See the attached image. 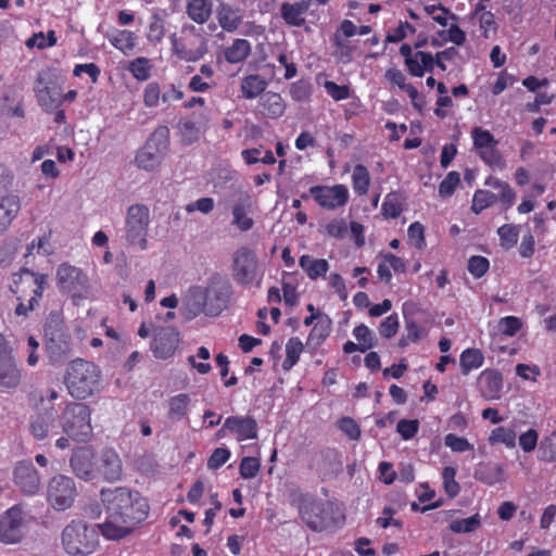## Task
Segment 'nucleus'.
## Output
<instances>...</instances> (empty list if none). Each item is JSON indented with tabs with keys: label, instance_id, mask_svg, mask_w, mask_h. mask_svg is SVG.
<instances>
[{
	"label": "nucleus",
	"instance_id": "1",
	"mask_svg": "<svg viewBox=\"0 0 556 556\" xmlns=\"http://www.w3.org/2000/svg\"><path fill=\"white\" fill-rule=\"evenodd\" d=\"M101 502L105 507L106 520L98 525L102 535L109 540H121L129 535L149 513L144 497L126 486L102 489Z\"/></svg>",
	"mask_w": 556,
	"mask_h": 556
},
{
	"label": "nucleus",
	"instance_id": "2",
	"mask_svg": "<svg viewBox=\"0 0 556 556\" xmlns=\"http://www.w3.org/2000/svg\"><path fill=\"white\" fill-rule=\"evenodd\" d=\"M64 380L68 393L84 400L100 390L101 371L93 363L76 358L68 364Z\"/></svg>",
	"mask_w": 556,
	"mask_h": 556
},
{
	"label": "nucleus",
	"instance_id": "3",
	"mask_svg": "<svg viewBox=\"0 0 556 556\" xmlns=\"http://www.w3.org/2000/svg\"><path fill=\"white\" fill-rule=\"evenodd\" d=\"M98 526H88L83 520H72L62 531L65 552L72 556L89 555L98 544Z\"/></svg>",
	"mask_w": 556,
	"mask_h": 556
},
{
	"label": "nucleus",
	"instance_id": "4",
	"mask_svg": "<svg viewBox=\"0 0 556 556\" xmlns=\"http://www.w3.org/2000/svg\"><path fill=\"white\" fill-rule=\"evenodd\" d=\"M90 415L89 406L84 403L67 404L61 416L63 431L75 441H88L92 435Z\"/></svg>",
	"mask_w": 556,
	"mask_h": 556
},
{
	"label": "nucleus",
	"instance_id": "5",
	"mask_svg": "<svg viewBox=\"0 0 556 556\" xmlns=\"http://www.w3.org/2000/svg\"><path fill=\"white\" fill-rule=\"evenodd\" d=\"M174 53L184 61L195 62L207 52V41L200 29L185 25L180 38L170 37Z\"/></svg>",
	"mask_w": 556,
	"mask_h": 556
},
{
	"label": "nucleus",
	"instance_id": "6",
	"mask_svg": "<svg viewBox=\"0 0 556 556\" xmlns=\"http://www.w3.org/2000/svg\"><path fill=\"white\" fill-rule=\"evenodd\" d=\"M232 276L242 286L261 285L258 274V258L253 250L248 247L237 249L232 254Z\"/></svg>",
	"mask_w": 556,
	"mask_h": 556
},
{
	"label": "nucleus",
	"instance_id": "7",
	"mask_svg": "<svg viewBox=\"0 0 556 556\" xmlns=\"http://www.w3.org/2000/svg\"><path fill=\"white\" fill-rule=\"evenodd\" d=\"M169 130L167 127H159L153 131L144 147L137 153L136 162L140 168L152 170L157 167L169 144Z\"/></svg>",
	"mask_w": 556,
	"mask_h": 556
},
{
	"label": "nucleus",
	"instance_id": "8",
	"mask_svg": "<svg viewBox=\"0 0 556 556\" xmlns=\"http://www.w3.org/2000/svg\"><path fill=\"white\" fill-rule=\"evenodd\" d=\"M55 280L60 291L71 294L74 299H84L88 293L89 279L87 274L67 262L58 266Z\"/></svg>",
	"mask_w": 556,
	"mask_h": 556
},
{
	"label": "nucleus",
	"instance_id": "9",
	"mask_svg": "<svg viewBox=\"0 0 556 556\" xmlns=\"http://www.w3.org/2000/svg\"><path fill=\"white\" fill-rule=\"evenodd\" d=\"M126 240L129 244L138 245L141 250L148 247L147 236L150 224V211L143 204L128 207L126 215Z\"/></svg>",
	"mask_w": 556,
	"mask_h": 556
},
{
	"label": "nucleus",
	"instance_id": "10",
	"mask_svg": "<svg viewBox=\"0 0 556 556\" xmlns=\"http://www.w3.org/2000/svg\"><path fill=\"white\" fill-rule=\"evenodd\" d=\"M300 515L313 531H323L334 525L333 508L329 502L304 498L300 506Z\"/></svg>",
	"mask_w": 556,
	"mask_h": 556
},
{
	"label": "nucleus",
	"instance_id": "11",
	"mask_svg": "<svg viewBox=\"0 0 556 556\" xmlns=\"http://www.w3.org/2000/svg\"><path fill=\"white\" fill-rule=\"evenodd\" d=\"M35 92L39 104L46 111L58 109L63 102L61 86L55 73L51 70H43L38 73Z\"/></svg>",
	"mask_w": 556,
	"mask_h": 556
},
{
	"label": "nucleus",
	"instance_id": "12",
	"mask_svg": "<svg viewBox=\"0 0 556 556\" xmlns=\"http://www.w3.org/2000/svg\"><path fill=\"white\" fill-rule=\"evenodd\" d=\"M76 495V485L72 478L58 475L49 480L47 500L55 510L63 511L70 508Z\"/></svg>",
	"mask_w": 556,
	"mask_h": 556
},
{
	"label": "nucleus",
	"instance_id": "13",
	"mask_svg": "<svg viewBox=\"0 0 556 556\" xmlns=\"http://www.w3.org/2000/svg\"><path fill=\"white\" fill-rule=\"evenodd\" d=\"M206 303V316H217L226 308L231 294L229 282L220 276H213L203 288Z\"/></svg>",
	"mask_w": 556,
	"mask_h": 556
},
{
	"label": "nucleus",
	"instance_id": "14",
	"mask_svg": "<svg viewBox=\"0 0 556 556\" xmlns=\"http://www.w3.org/2000/svg\"><path fill=\"white\" fill-rule=\"evenodd\" d=\"M25 518L23 510L11 507L0 516V542L4 544H16L24 536Z\"/></svg>",
	"mask_w": 556,
	"mask_h": 556
},
{
	"label": "nucleus",
	"instance_id": "15",
	"mask_svg": "<svg viewBox=\"0 0 556 556\" xmlns=\"http://www.w3.org/2000/svg\"><path fill=\"white\" fill-rule=\"evenodd\" d=\"M22 374L12 356L5 338L0 333V387L7 389L16 388L21 382Z\"/></svg>",
	"mask_w": 556,
	"mask_h": 556
},
{
	"label": "nucleus",
	"instance_id": "16",
	"mask_svg": "<svg viewBox=\"0 0 556 556\" xmlns=\"http://www.w3.org/2000/svg\"><path fill=\"white\" fill-rule=\"evenodd\" d=\"M309 194L324 208L334 210L345 205L349 200V190L343 185L313 186Z\"/></svg>",
	"mask_w": 556,
	"mask_h": 556
},
{
	"label": "nucleus",
	"instance_id": "17",
	"mask_svg": "<svg viewBox=\"0 0 556 556\" xmlns=\"http://www.w3.org/2000/svg\"><path fill=\"white\" fill-rule=\"evenodd\" d=\"M473 146L478 150L481 159L489 165H495L500 162V154L496 150L497 140L494 136L481 127H475L471 131Z\"/></svg>",
	"mask_w": 556,
	"mask_h": 556
},
{
	"label": "nucleus",
	"instance_id": "18",
	"mask_svg": "<svg viewBox=\"0 0 556 556\" xmlns=\"http://www.w3.org/2000/svg\"><path fill=\"white\" fill-rule=\"evenodd\" d=\"M46 350L52 362H60L72 353L70 336L61 329H46Z\"/></svg>",
	"mask_w": 556,
	"mask_h": 556
},
{
	"label": "nucleus",
	"instance_id": "19",
	"mask_svg": "<svg viewBox=\"0 0 556 556\" xmlns=\"http://www.w3.org/2000/svg\"><path fill=\"white\" fill-rule=\"evenodd\" d=\"M233 203L231 206V213L233 216L232 225L238 227L241 231L250 230L254 222L248 214L252 210L253 201L249 193L237 192L233 195Z\"/></svg>",
	"mask_w": 556,
	"mask_h": 556
},
{
	"label": "nucleus",
	"instance_id": "20",
	"mask_svg": "<svg viewBox=\"0 0 556 556\" xmlns=\"http://www.w3.org/2000/svg\"><path fill=\"white\" fill-rule=\"evenodd\" d=\"M179 337L175 328H160L152 341V351L157 358H167L172 356L178 345Z\"/></svg>",
	"mask_w": 556,
	"mask_h": 556
},
{
	"label": "nucleus",
	"instance_id": "21",
	"mask_svg": "<svg viewBox=\"0 0 556 556\" xmlns=\"http://www.w3.org/2000/svg\"><path fill=\"white\" fill-rule=\"evenodd\" d=\"M14 481L26 494H35L40 486L38 471L30 463H20L15 467Z\"/></svg>",
	"mask_w": 556,
	"mask_h": 556
},
{
	"label": "nucleus",
	"instance_id": "22",
	"mask_svg": "<svg viewBox=\"0 0 556 556\" xmlns=\"http://www.w3.org/2000/svg\"><path fill=\"white\" fill-rule=\"evenodd\" d=\"M97 468L102 477L109 482L117 481L122 477V460L118 454L112 448H105L102 451Z\"/></svg>",
	"mask_w": 556,
	"mask_h": 556
},
{
	"label": "nucleus",
	"instance_id": "23",
	"mask_svg": "<svg viewBox=\"0 0 556 556\" xmlns=\"http://www.w3.org/2000/svg\"><path fill=\"white\" fill-rule=\"evenodd\" d=\"M21 278L23 276H28L33 279L36 285V289L33 291V296L28 300V305H24L20 303L15 308V314L18 316H26L28 312L33 311L36 305H38L39 300L42 298L43 290L47 285L48 275L46 274H37L31 269L22 268L20 271Z\"/></svg>",
	"mask_w": 556,
	"mask_h": 556
},
{
	"label": "nucleus",
	"instance_id": "24",
	"mask_svg": "<svg viewBox=\"0 0 556 556\" xmlns=\"http://www.w3.org/2000/svg\"><path fill=\"white\" fill-rule=\"evenodd\" d=\"M93 452L88 446H83L73 452L70 464L74 473L86 481L93 477Z\"/></svg>",
	"mask_w": 556,
	"mask_h": 556
},
{
	"label": "nucleus",
	"instance_id": "25",
	"mask_svg": "<svg viewBox=\"0 0 556 556\" xmlns=\"http://www.w3.org/2000/svg\"><path fill=\"white\" fill-rule=\"evenodd\" d=\"M181 313L187 320H191L200 314L206 315V303L203 288L191 287L182 301Z\"/></svg>",
	"mask_w": 556,
	"mask_h": 556
},
{
	"label": "nucleus",
	"instance_id": "26",
	"mask_svg": "<svg viewBox=\"0 0 556 556\" xmlns=\"http://www.w3.org/2000/svg\"><path fill=\"white\" fill-rule=\"evenodd\" d=\"M224 428L235 432L238 435V441L257 438V424L251 416L228 417L224 422Z\"/></svg>",
	"mask_w": 556,
	"mask_h": 556
},
{
	"label": "nucleus",
	"instance_id": "27",
	"mask_svg": "<svg viewBox=\"0 0 556 556\" xmlns=\"http://www.w3.org/2000/svg\"><path fill=\"white\" fill-rule=\"evenodd\" d=\"M309 7V0H299L294 3L283 2L280 5V16L287 25L301 27L305 24V14Z\"/></svg>",
	"mask_w": 556,
	"mask_h": 556
},
{
	"label": "nucleus",
	"instance_id": "28",
	"mask_svg": "<svg viewBox=\"0 0 556 556\" xmlns=\"http://www.w3.org/2000/svg\"><path fill=\"white\" fill-rule=\"evenodd\" d=\"M481 394L486 400L498 397L503 387V378L500 371L494 369L483 370L479 376Z\"/></svg>",
	"mask_w": 556,
	"mask_h": 556
},
{
	"label": "nucleus",
	"instance_id": "29",
	"mask_svg": "<svg viewBox=\"0 0 556 556\" xmlns=\"http://www.w3.org/2000/svg\"><path fill=\"white\" fill-rule=\"evenodd\" d=\"M21 210V199L16 194L0 199V233L4 232Z\"/></svg>",
	"mask_w": 556,
	"mask_h": 556
},
{
	"label": "nucleus",
	"instance_id": "30",
	"mask_svg": "<svg viewBox=\"0 0 556 556\" xmlns=\"http://www.w3.org/2000/svg\"><path fill=\"white\" fill-rule=\"evenodd\" d=\"M475 478L489 485L505 481L503 467L492 463L478 465L475 470Z\"/></svg>",
	"mask_w": 556,
	"mask_h": 556
},
{
	"label": "nucleus",
	"instance_id": "31",
	"mask_svg": "<svg viewBox=\"0 0 556 556\" xmlns=\"http://www.w3.org/2000/svg\"><path fill=\"white\" fill-rule=\"evenodd\" d=\"M263 113L270 118L280 117L286 110V103L279 93L267 92L261 98Z\"/></svg>",
	"mask_w": 556,
	"mask_h": 556
},
{
	"label": "nucleus",
	"instance_id": "32",
	"mask_svg": "<svg viewBox=\"0 0 556 556\" xmlns=\"http://www.w3.org/2000/svg\"><path fill=\"white\" fill-rule=\"evenodd\" d=\"M299 265L312 280L325 276L329 268L326 260L313 258L309 255H302L299 260Z\"/></svg>",
	"mask_w": 556,
	"mask_h": 556
},
{
	"label": "nucleus",
	"instance_id": "33",
	"mask_svg": "<svg viewBox=\"0 0 556 556\" xmlns=\"http://www.w3.org/2000/svg\"><path fill=\"white\" fill-rule=\"evenodd\" d=\"M190 402V396L187 393H180L169 397L167 402V417L172 420H181L187 416Z\"/></svg>",
	"mask_w": 556,
	"mask_h": 556
},
{
	"label": "nucleus",
	"instance_id": "34",
	"mask_svg": "<svg viewBox=\"0 0 556 556\" xmlns=\"http://www.w3.org/2000/svg\"><path fill=\"white\" fill-rule=\"evenodd\" d=\"M187 13L192 21L203 24L212 14V2L208 0H191L187 7Z\"/></svg>",
	"mask_w": 556,
	"mask_h": 556
},
{
	"label": "nucleus",
	"instance_id": "35",
	"mask_svg": "<svg viewBox=\"0 0 556 556\" xmlns=\"http://www.w3.org/2000/svg\"><path fill=\"white\" fill-rule=\"evenodd\" d=\"M267 87V81L257 74L245 76L241 81V90L247 99H254Z\"/></svg>",
	"mask_w": 556,
	"mask_h": 556
},
{
	"label": "nucleus",
	"instance_id": "36",
	"mask_svg": "<svg viewBox=\"0 0 556 556\" xmlns=\"http://www.w3.org/2000/svg\"><path fill=\"white\" fill-rule=\"evenodd\" d=\"M484 356L479 349H467L459 357V366L463 375H468L472 369L483 365Z\"/></svg>",
	"mask_w": 556,
	"mask_h": 556
},
{
	"label": "nucleus",
	"instance_id": "37",
	"mask_svg": "<svg viewBox=\"0 0 556 556\" xmlns=\"http://www.w3.org/2000/svg\"><path fill=\"white\" fill-rule=\"evenodd\" d=\"M251 52V45L245 39H236L232 45L226 49L225 59L229 63H239L244 61Z\"/></svg>",
	"mask_w": 556,
	"mask_h": 556
},
{
	"label": "nucleus",
	"instance_id": "38",
	"mask_svg": "<svg viewBox=\"0 0 556 556\" xmlns=\"http://www.w3.org/2000/svg\"><path fill=\"white\" fill-rule=\"evenodd\" d=\"M217 20L220 27L226 31H235L241 24V17L231 7L222 4L217 12Z\"/></svg>",
	"mask_w": 556,
	"mask_h": 556
},
{
	"label": "nucleus",
	"instance_id": "39",
	"mask_svg": "<svg viewBox=\"0 0 556 556\" xmlns=\"http://www.w3.org/2000/svg\"><path fill=\"white\" fill-rule=\"evenodd\" d=\"M485 185L495 190H498V194H496L497 200H500L506 207H509L514 204L516 193L507 182L493 177H489L485 180Z\"/></svg>",
	"mask_w": 556,
	"mask_h": 556
},
{
	"label": "nucleus",
	"instance_id": "40",
	"mask_svg": "<svg viewBox=\"0 0 556 556\" xmlns=\"http://www.w3.org/2000/svg\"><path fill=\"white\" fill-rule=\"evenodd\" d=\"M110 42L125 55H129L136 46V36L129 30H118L110 38Z\"/></svg>",
	"mask_w": 556,
	"mask_h": 556
},
{
	"label": "nucleus",
	"instance_id": "41",
	"mask_svg": "<svg viewBox=\"0 0 556 556\" xmlns=\"http://www.w3.org/2000/svg\"><path fill=\"white\" fill-rule=\"evenodd\" d=\"M302 351L303 343L299 338L294 337L289 339L286 344V358L282 363L283 369H291L298 363Z\"/></svg>",
	"mask_w": 556,
	"mask_h": 556
},
{
	"label": "nucleus",
	"instance_id": "42",
	"mask_svg": "<svg viewBox=\"0 0 556 556\" xmlns=\"http://www.w3.org/2000/svg\"><path fill=\"white\" fill-rule=\"evenodd\" d=\"M352 179H353V188L356 193H358L359 195L367 193L369 182H370V177H369V172L367 170V168L364 165L358 164L354 167L353 174H352Z\"/></svg>",
	"mask_w": 556,
	"mask_h": 556
},
{
	"label": "nucleus",
	"instance_id": "43",
	"mask_svg": "<svg viewBox=\"0 0 556 556\" xmlns=\"http://www.w3.org/2000/svg\"><path fill=\"white\" fill-rule=\"evenodd\" d=\"M353 336L357 340V343L361 345V352L364 353L367 350L374 348L377 343L376 336L370 331V329L364 325L361 324L356 326L353 330Z\"/></svg>",
	"mask_w": 556,
	"mask_h": 556
},
{
	"label": "nucleus",
	"instance_id": "44",
	"mask_svg": "<svg viewBox=\"0 0 556 556\" xmlns=\"http://www.w3.org/2000/svg\"><path fill=\"white\" fill-rule=\"evenodd\" d=\"M331 320L327 317H320L308 336V343L319 345L330 333Z\"/></svg>",
	"mask_w": 556,
	"mask_h": 556
},
{
	"label": "nucleus",
	"instance_id": "45",
	"mask_svg": "<svg viewBox=\"0 0 556 556\" xmlns=\"http://www.w3.org/2000/svg\"><path fill=\"white\" fill-rule=\"evenodd\" d=\"M497 201V195L488 190H477L473 194L471 210L479 214L484 208L491 206Z\"/></svg>",
	"mask_w": 556,
	"mask_h": 556
},
{
	"label": "nucleus",
	"instance_id": "46",
	"mask_svg": "<svg viewBox=\"0 0 556 556\" xmlns=\"http://www.w3.org/2000/svg\"><path fill=\"white\" fill-rule=\"evenodd\" d=\"M489 440L491 444L502 443L507 447H514L516 445V432L509 428L498 427L491 432Z\"/></svg>",
	"mask_w": 556,
	"mask_h": 556
},
{
	"label": "nucleus",
	"instance_id": "47",
	"mask_svg": "<svg viewBox=\"0 0 556 556\" xmlns=\"http://www.w3.org/2000/svg\"><path fill=\"white\" fill-rule=\"evenodd\" d=\"M481 519L479 514H475L471 517L465 519L454 520L450 525V529L455 533H469L479 528Z\"/></svg>",
	"mask_w": 556,
	"mask_h": 556
},
{
	"label": "nucleus",
	"instance_id": "48",
	"mask_svg": "<svg viewBox=\"0 0 556 556\" xmlns=\"http://www.w3.org/2000/svg\"><path fill=\"white\" fill-rule=\"evenodd\" d=\"M51 417L46 415H37L30 420L29 429L31 434L42 440L48 435Z\"/></svg>",
	"mask_w": 556,
	"mask_h": 556
},
{
	"label": "nucleus",
	"instance_id": "49",
	"mask_svg": "<svg viewBox=\"0 0 556 556\" xmlns=\"http://www.w3.org/2000/svg\"><path fill=\"white\" fill-rule=\"evenodd\" d=\"M178 129L181 136V140L186 144H190L198 140L200 129L197 124L189 119H181L178 123Z\"/></svg>",
	"mask_w": 556,
	"mask_h": 556
},
{
	"label": "nucleus",
	"instance_id": "50",
	"mask_svg": "<svg viewBox=\"0 0 556 556\" xmlns=\"http://www.w3.org/2000/svg\"><path fill=\"white\" fill-rule=\"evenodd\" d=\"M150 62L143 56L135 59L128 65V71L138 80H147L150 77Z\"/></svg>",
	"mask_w": 556,
	"mask_h": 556
},
{
	"label": "nucleus",
	"instance_id": "51",
	"mask_svg": "<svg viewBox=\"0 0 556 556\" xmlns=\"http://www.w3.org/2000/svg\"><path fill=\"white\" fill-rule=\"evenodd\" d=\"M497 235L501 240V245L509 249L517 243L518 229L515 225L505 224L497 229Z\"/></svg>",
	"mask_w": 556,
	"mask_h": 556
},
{
	"label": "nucleus",
	"instance_id": "52",
	"mask_svg": "<svg viewBox=\"0 0 556 556\" xmlns=\"http://www.w3.org/2000/svg\"><path fill=\"white\" fill-rule=\"evenodd\" d=\"M165 35V27L163 18L153 14L150 20L149 30H148V40L154 43L160 42Z\"/></svg>",
	"mask_w": 556,
	"mask_h": 556
},
{
	"label": "nucleus",
	"instance_id": "53",
	"mask_svg": "<svg viewBox=\"0 0 556 556\" xmlns=\"http://www.w3.org/2000/svg\"><path fill=\"white\" fill-rule=\"evenodd\" d=\"M290 94L298 102L307 101L312 94V85L307 80H298L290 86Z\"/></svg>",
	"mask_w": 556,
	"mask_h": 556
},
{
	"label": "nucleus",
	"instance_id": "54",
	"mask_svg": "<svg viewBox=\"0 0 556 556\" xmlns=\"http://www.w3.org/2000/svg\"><path fill=\"white\" fill-rule=\"evenodd\" d=\"M14 182L12 170L3 164H0V199L11 197Z\"/></svg>",
	"mask_w": 556,
	"mask_h": 556
},
{
	"label": "nucleus",
	"instance_id": "55",
	"mask_svg": "<svg viewBox=\"0 0 556 556\" xmlns=\"http://www.w3.org/2000/svg\"><path fill=\"white\" fill-rule=\"evenodd\" d=\"M497 327L503 334L513 337L521 329L522 321L518 317L506 316L500 319Z\"/></svg>",
	"mask_w": 556,
	"mask_h": 556
},
{
	"label": "nucleus",
	"instance_id": "56",
	"mask_svg": "<svg viewBox=\"0 0 556 556\" xmlns=\"http://www.w3.org/2000/svg\"><path fill=\"white\" fill-rule=\"evenodd\" d=\"M489 260L475 255L468 260V271L476 278H481L489 269Z\"/></svg>",
	"mask_w": 556,
	"mask_h": 556
},
{
	"label": "nucleus",
	"instance_id": "57",
	"mask_svg": "<svg viewBox=\"0 0 556 556\" xmlns=\"http://www.w3.org/2000/svg\"><path fill=\"white\" fill-rule=\"evenodd\" d=\"M260 466V460L257 458L243 457L239 467L240 476L243 479H252L257 475Z\"/></svg>",
	"mask_w": 556,
	"mask_h": 556
},
{
	"label": "nucleus",
	"instance_id": "58",
	"mask_svg": "<svg viewBox=\"0 0 556 556\" xmlns=\"http://www.w3.org/2000/svg\"><path fill=\"white\" fill-rule=\"evenodd\" d=\"M324 88L334 101L345 100L350 97V88L346 85H337L334 81L326 80Z\"/></svg>",
	"mask_w": 556,
	"mask_h": 556
},
{
	"label": "nucleus",
	"instance_id": "59",
	"mask_svg": "<svg viewBox=\"0 0 556 556\" xmlns=\"http://www.w3.org/2000/svg\"><path fill=\"white\" fill-rule=\"evenodd\" d=\"M460 181L459 174L457 172H450L446 177L441 181L439 186V193L442 197H450L455 191L457 185Z\"/></svg>",
	"mask_w": 556,
	"mask_h": 556
},
{
	"label": "nucleus",
	"instance_id": "60",
	"mask_svg": "<svg viewBox=\"0 0 556 556\" xmlns=\"http://www.w3.org/2000/svg\"><path fill=\"white\" fill-rule=\"evenodd\" d=\"M397 329L399 317L396 314H391L381 321L379 326V333L382 337L390 339L396 334Z\"/></svg>",
	"mask_w": 556,
	"mask_h": 556
},
{
	"label": "nucleus",
	"instance_id": "61",
	"mask_svg": "<svg viewBox=\"0 0 556 556\" xmlns=\"http://www.w3.org/2000/svg\"><path fill=\"white\" fill-rule=\"evenodd\" d=\"M419 429V422L417 419L408 420L401 419L397 422L396 431L401 434L404 440H409L416 435Z\"/></svg>",
	"mask_w": 556,
	"mask_h": 556
},
{
	"label": "nucleus",
	"instance_id": "62",
	"mask_svg": "<svg viewBox=\"0 0 556 556\" xmlns=\"http://www.w3.org/2000/svg\"><path fill=\"white\" fill-rule=\"evenodd\" d=\"M161 88L157 83H149L143 92V102L148 108H154L161 99Z\"/></svg>",
	"mask_w": 556,
	"mask_h": 556
},
{
	"label": "nucleus",
	"instance_id": "63",
	"mask_svg": "<svg viewBox=\"0 0 556 556\" xmlns=\"http://www.w3.org/2000/svg\"><path fill=\"white\" fill-rule=\"evenodd\" d=\"M444 443L453 452L457 453L466 452L473 448V446L468 442L467 439L457 437L453 433H450L444 438Z\"/></svg>",
	"mask_w": 556,
	"mask_h": 556
},
{
	"label": "nucleus",
	"instance_id": "64",
	"mask_svg": "<svg viewBox=\"0 0 556 556\" xmlns=\"http://www.w3.org/2000/svg\"><path fill=\"white\" fill-rule=\"evenodd\" d=\"M382 213L386 217L396 218L402 213L401 203L395 194H388L383 204Z\"/></svg>",
	"mask_w": 556,
	"mask_h": 556
}]
</instances>
